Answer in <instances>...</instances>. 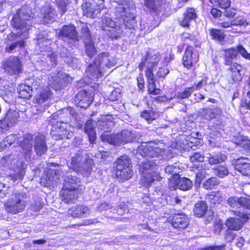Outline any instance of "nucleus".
<instances>
[{
  "label": "nucleus",
  "instance_id": "nucleus-1",
  "mask_svg": "<svg viewBox=\"0 0 250 250\" xmlns=\"http://www.w3.org/2000/svg\"><path fill=\"white\" fill-rule=\"evenodd\" d=\"M34 18V14L28 5H22L18 9L10 21L11 26L16 31L14 34L27 38L32 26L31 21Z\"/></svg>",
  "mask_w": 250,
  "mask_h": 250
},
{
  "label": "nucleus",
  "instance_id": "nucleus-2",
  "mask_svg": "<svg viewBox=\"0 0 250 250\" xmlns=\"http://www.w3.org/2000/svg\"><path fill=\"white\" fill-rule=\"evenodd\" d=\"M19 146L26 158H30L33 154V146L37 155L42 156L48 150L46 140L44 135L38 134L34 136L30 134H25L23 139L19 141Z\"/></svg>",
  "mask_w": 250,
  "mask_h": 250
},
{
  "label": "nucleus",
  "instance_id": "nucleus-3",
  "mask_svg": "<svg viewBox=\"0 0 250 250\" xmlns=\"http://www.w3.org/2000/svg\"><path fill=\"white\" fill-rule=\"evenodd\" d=\"M116 63L109 53H101L87 66L85 71L86 76L90 80L94 81L103 76L106 69L114 66Z\"/></svg>",
  "mask_w": 250,
  "mask_h": 250
},
{
  "label": "nucleus",
  "instance_id": "nucleus-4",
  "mask_svg": "<svg viewBox=\"0 0 250 250\" xmlns=\"http://www.w3.org/2000/svg\"><path fill=\"white\" fill-rule=\"evenodd\" d=\"M237 52H239L243 58L250 60V54L242 45L237 46V49L231 48L226 50L224 57L225 64L230 66L229 69L231 72V79L234 83L240 82L242 78L241 73L242 66L237 63L232 62V60L236 58Z\"/></svg>",
  "mask_w": 250,
  "mask_h": 250
},
{
  "label": "nucleus",
  "instance_id": "nucleus-5",
  "mask_svg": "<svg viewBox=\"0 0 250 250\" xmlns=\"http://www.w3.org/2000/svg\"><path fill=\"white\" fill-rule=\"evenodd\" d=\"M115 15L116 19H119L121 26H123L124 32L122 34L126 33L125 30H134L136 24V21L133 14L130 12L128 2L126 0H119L117 5L115 6Z\"/></svg>",
  "mask_w": 250,
  "mask_h": 250
},
{
  "label": "nucleus",
  "instance_id": "nucleus-6",
  "mask_svg": "<svg viewBox=\"0 0 250 250\" xmlns=\"http://www.w3.org/2000/svg\"><path fill=\"white\" fill-rule=\"evenodd\" d=\"M68 165L73 170L87 177L92 171L94 163L85 152L81 151L72 158L71 162Z\"/></svg>",
  "mask_w": 250,
  "mask_h": 250
},
{
  "label": "nucleus",
  "instance_id": "nucleus-7",
  "mask_svg": "<svg viewBox=\"0 0 250 250\" xmlns=\"http://www.w3.org/2000/svg\"><path fill=\"white\" fill-rule=\"evenodd\" d=\"M158 166L151 161L144 160L139 165L142 176L141 181L145 186H149L154 181H160L161 177L156 171Z\"/></svg>",
  "mask_w": 250,
  "mask_h": 250
},
{
  "label": "nucleus",
  "instance_id": "nucleus-8",
  "mask_svg": "<svg viewBox=\"0 0 250 250\" xmlns=\"http://www.w3.org/2000/svg\"><path fill=\"white\" fill-rule=\"evenodd\" d=\"M140 135L134 130H123L121 133L114 135H102L103 140L114 145H124L139 140Z\"/></svg>",
  "mask_w": 250,
  "mask_h": 250
},
{
  "label": "nucleus",
  "instance_id": "nucleus-9",
  "mask_svg": "<svg viewBox=\"0 0 250 250\" xmlns=\"http://www.w3.org/2000/svg\"><path fill=\"white\" fill-rule=\"evenodd\" d=\"M114 165L116 176L120 182L127 180L133 176L131 162L128 156L125 155L120 157Z\"/></svg>",
  "mask_w": 250,
  "mask_h": 250
},
{
  "label": "nucleus",
  "instance_id": "nucleus-10",
  "mask_svg": "<svg viewBox=\"0 0 250 250\" xmlns=\"http://www.w3.org/2000/svg\"><path fill=\"white\" fill-rule=\"evenodd\" d=\"M164 146L162 141L150 142L148 145H140L138 148V153L144 157H157L165 152Z\"/></svg>",
  "mask_w": 250,
  "mask_h": 250
},
{
  "label": "nucleus",
  "instance_id": "nucleus-11",
  "mask_svg": "<svg viewBox=\"0 0 250 250\" xmlns=\"http://www.w3.org/2000/svg\"><path fill=\"white\" fill-rule=\"evenodd\" d=\"M116 21L109 18L104 17L103 19L102 28L103 30L108 32L106 34L112 39H117L122 35L124 31L123 26H121V23L115 18Z\"/></svg>",
  "mask_w": 250,
  "mask_h": 250
},
{
  "label": "nucleus",
  "instance_id": "nucleus-12",
  "mask_svg": "<svg viewBox=\"0 0 250 250\" xmlns=\"http://www.w3.org/2000/svg\"><path fill=\"white\" fill-rule=\"evenodd\" d=\"M24 194H16L5 203L6 210L12 214H17L24 210L26 202L24 200Z\"/></svg>",
  "mask_w": 250,
  "mask_h": 250
},
{
  "label": "nucleus",
  "instance_id": "nucleus-13",
  "mask_svg": "<svg viewBox=\"0 0 250 250\" xmlns=\"http://www.w3.org/2000/svg\"><path fill=\"white\" fill-rule=\"evenodd\" d=\"M24 39L23 37L14 34V32L11 33L7 37V42L4 48L5 52L12 54L24 49L25 46Z\"/></svg>",
  "mask_w": 250,
  "mask_h": 250
},
{
  "label": "nucleus",
  "instance_id": "nucleus-14",
  "mask_svg": "<svg viewBox=\"0 0 250 250\" xmlns=\"http://www.w3.org/2000/svg\"><path fill=\"white\" fill-rule=\"evenodd\" d=\"M2 66L4 72L10 75H18L22 70L21 61L18 56H11L5 58Z\"/></svg>",
  "mask_w": 250,
  "mask_h": 250
},
{
  "label": "nucleus",
  "instance_id": "nucleus-15",
  "mask_svg": "<svg viewBox=\"0 0 250 250\" xmlns=\"http://www.w3.org/2000/svg\"><path fill=\"white\" fill-rule=\"evenodd\" d=\"M53 128L56 130L52 129L50 134L55 140L70 139L73 136L72 127L66 123L57 122Z\"/></svg>",
  "mask_w": 250,
  "mask_h": 250
},
{
  "label": "nucleus",
  "instance_id": "nucleus-16",
  "mask_svg": "<svg viewBox=\"0 0 250 250\" xmlns=\"http://www.w3.org/2000/svg\"><path fill=\"white\" fill-rule=\"evenodd\" d=\"M82 9L84 15L95 18L100 14L104 0H83Z\"/></svg>",
  "mask_w": 250,
  "mask_h": 250
},
{
  "label": "nucleus",
  "instance_id": "nucleus-17",
  "mask_svg": "<svg viewBox=\"0 0 250 250\" xmlns=\"http://www.w3.org/2000/svg\"><path fill=\"white\" fill-rule=\"evenodd\" d=\"M59 38L66 41L72 45H75L78 42V37L76 28L73 25H64L58 33Z\"/></svg>",
  "mask_w": 250,
  "mask_h": 250
},
{
  "label": "nucleus",
  "instance_id": "nucleus-18",
  "mask_svg": "<svg viewBox=\"0 0 250 250\" xmlns=\"http://www.w3.org/2000/svg\"><path fill=\"white\" fill-rule=\"evenodd\" d=\"M44 57V55L43 56ZM57 55L55 52L47 53L45 57L38 60L35 63L37 70L39 71L49 70L57 64Z\"/></svg>",
  "mask_w": 250,
  "mask_h": 250
},
{
  "label": "nucleus",
  "instance_id": "nucleus-19",
  "mask_svg": "<svg viewBox=\"0 0 250 250\" xmlns=\"http://www.w3.org/2000/svg\"><path fill=\"white\" fill-rule=\"evenodd\" d=\"M236 218H230L226 222V226L231 230H239L243 224L249 219V215L240 211H235Z\"/></svg>",
  "mask_w": 250,
  "mask_h": 250
},
{
  "label": "nucleus",
  "instance_id": "nucleus-20",
  "mask_svg": "<svg viewBox=\"0 0 250 250\" xmlns=\"http://www.w3.org/2000/svg\"><path fill=\"white\" fill-rule=\"evenodd\" d=\"M160 60V54H153L151 52H146L145 56L142 59L139 65L140 70H142L145 66L148 70H152Z\"/></svg>",
  "mask_w": 250,
  "mask_h": 250
},
{
  "label": "nucleus",
  "instance_id": "nucleus-21",
  "mask_svg": "<svg viewBox=\"0 0 250 250\" xmlns=\"http://www.w3.org/2000/svg\"><path fill=\"white\" fill-rule=\"evenodd\" d=\"M93 96L84 90L79 91L75 96V103L77 106L86 108L92 103Z\"/></svg>",
  "mask_w": 250,
  "mask_h": 250
},
{
  "label": "nucleus",
  "instance_id": "nucleus-22",
  "mask_svg": "<svg viewBox=\"0 0 250 250\" xmlns=\"http://www.w3.org/2000/svg\"><path fill=\"white\" fill-rule=\"evenodd\" d=\"M66 75L62 72H58L57 74L52 73L48 77V83L51 87L56 90L60 89L64 84Z\"/></svg>",
  "mask_w": 250,
  "mask_h": 250
},
{
  "label": "nucleus",
  "instance_id": "nucleus-23",
  "mask_svg": "<svg viewBox=\"0 0 250 250\" xmlns=\"http://www.w3.org/2000/svg\"><path fill=\"white\" fill-rule=\"evenodd\" d=\"M189 219L183 213L175 214L171 219L172 226L177 229H186L188 225Z\"/></svg>",
  "mask_w": 250,
  "mask_h": 250
},
{
  "label": "nucleus",
  "instance_id": "nucleus-24",
  "mask_svg": "<svg viewBox=\"0 0 250 250\" xmlns=\"http://www.w3.org/2000/svg\"><path fill=\"white\" fill-rule=\"evenodd\" d=\"M200 115L208 121L220 117L222 114V110L216 107L203 108L200 111Z\"/></svg>",
  "mask_w": 250,
  "mask_h": 250
},
{
  "label": "nucleus",
  "instance_id": "nucleus-25",
  "mask_svg": "<svg viewBox=\"0 0 250 250\" xmlns=\"http://www.w3.org/2000/svg\"><path fill=\"white\" fill-rule=\"evenodd\" d=\"M68 214L73 218L86 217L90 214V210L86 206H78L69 209Z\"/></svg>",
  "mask_w": 250,
  "mask_h": 250
},
{
  "label": "nucleus",
  "instance_id": "nucleus-26",
  "mask_svg": "<svg viewBox=\"0 0 250 250\" xmlns=\"http://www.w3.org/2000/svg\"><path fill=\"white\" fill-rule=\"evenodd\" d=\"M197 57L193 52V47L190 45H188L185 51L184 55L183 57V64L185 67L189 68L192 65L194 62H197Z\"/></svg>",
  "mask_w": 250,
  "mask_h": 250
},
{
  "label": "nucleus",
  "instance_id": "nucleus-27",
  "mask_svg": "<svg viewBox=\"0 0 250 250\" xmlns=\"http://www.w3.org/2000/svg\"><path fill=\"white\" fill-rule=\"evenodd\" d=\"M59 179V176L56 170L49 169L46 171V174L41 179V183L44 186H50L54 182H57Z\"/></svg>",
  "mask_w": 250,
  "mask_h": 250
},
{
  "label": "nucleus",
  "instance_id": "nucleus-28",
  "mask_svg": "<svg viewBox=\"0 0 250 250\" xmlns=\"http://www.w3.org/2000/svg\"><path fill=\"white\" fill-rule=\"evenodd\" d=\"M80 185V180L79 178L70 173H67L64 178L63 188L77 190Z\"/></svg>",
  "mask_w": 250,
  "mask_h": 250
},
{
  "label": "nucleus",
  "instance_id": "nucleus-29",
  "mask_svg": "<svg viewBox=\"0 0 250 250\" xmlns=\"http://www.w3.org/2000/svg\"><path fill=\"white\" fill-rule=\"evenodd\" d=\"M42 11L43 13L42 21L43 23L49 24L55 21L57 15L52 7L46 5L43 8Z\"/></svg>",
  "mask_w": 250,
  "mask_h": 250
},
{
  "label": "nucleus",
  "instance_id": "nucleus-30",
  "mask_svg": "<svg viewBox=\"0 0 250 250\" xmlns=\"http://www.w3.org/2000/svg\"><path fill=\"white\" fill-rule=\"evenodd\" d=\"M76 190L72 189L63 188L61 193L62 201L67 204L74 202L78 197Z\"/></svg>",
  "mask_w": 250,
  "mask_h": 250
},
{
  "label": "nucleus",
  "instance_id": "nucleus-31",
  "mask_svg": "<svg viewBox=\"0 0 250 250\" xmlns=\"http://www.w3.org/2000/svg\"><path fill=\"white\" fill-rule=\"evenodd\" d=\"M196 17L195 9L188 8L184 14L183 19L180 21V24L183 27H188L189 23L191 21L194 20Z\"/></svg>",
  "mask_w": 250,
  "mask_h": 250
},
{
  "label": "nucleus",
  "instance_id": "nucleus-32",
  "mask_svg": "<svg viewBox=\"0 0 250 250\" xmlns=\"http://www.w3.org/2000/svg\"><path fill=\"white\" fill-rule=\"evenodd\" d=\"M207 158L208 163L210 165H213L224 162L227 159V157L225 154L217 152L208 154V156L207 157Z\"/></svg>",
  "mask_w": 250,
  "mask_h": 250
},
{
  "label": "nucleus",
  "instance_id": "nucleus-33",
  "mask_svg": "<svg viewBox=\"0 0 250 250\" xmlns=\"http://www.w3.org/2000/svg\"><path fill=\"white\" fill-rule=\"evenodd\" d=\"M95 123L91 120L87 121L84 127V131L87 134L90 143L93 144L96 139Z\"/></svg>",
  "mask_w": 250,
  "mask_h": 250
},
{
  "label": "nucleus",
  "instance_id": "nucleus-34",
  "mask_svg": "<svg viewBox=\"0 0 250 250\" xmlns=\"http://www.w3.org/2000/svg\"><path fill=\"white\" fill-rule=\"evenodd\" d=\"M177 187L182 190H188L190 189L192 187V182L189 179L183 177L179 179V183L177 185L169 186L171 189H175Z\"/></svg>",
  "mask_w": 250,
  "mask_h": 250
},
{
  "label": "nucleus",
  "instance_id": "nucleus-35",
  "mask_svg": "<svg viewBox=\"0 0 250 250\" xmlns=\"http://www.w3.org/2000/svg\"><path fill=\"white\" fill-rule=\"evenodd\" d=\"M51 96L52 93L50 90L48 88H46L38 93L35 97V99L37 103L42 104L47 101Z\"/></svg>",
  "mask_w": 250,
  "mask_h": 250
},
{
  "label": "nucleus",
  "instance_id": "nucleus-36",
  "mask_svg": "<svg viewBox=\"0 0 250 250\" xmlns=\"http://www.w3.org/2000/svg\"><path fill=\"white\" fill-rule=\"evenodd\" d=\"M208 209L207 204L204 201H199L195 204L193 209L194 214L198 217L205 214Z\"/></svg>",
  "mask_w": 250,
  "mask_h": 250
},
{
  "label": "nucleus",
  "instance_id": "nucleus-37",
  "mask_svg": "<svg viewBox=\"0 0 250 250\" xmlns=\"http://www.w3.org/2000/svg\"><path fill=\"white\" fill-rule=\"evenodd\" d=\"M20 97L24 99H29L31 97L32 92L31 87L25 84H21L18 87Z\"/></svg>",
  "mask_w": 250,
  "mask_h": 250
},
{
  "label": "nucleus",
  "instance_id": "nucleus-38",
  "mask_svg": "<svg viewBox=\"0 0 250 250\" xmlns=\"http://www.w3.org/2000/svg\"><path fill=\"white\" fill-rule=\"evenodd\" d=\"M19 117V115L18 111L15 110L9 109L3 119L11 126H12L17 122Z\"/></svg>",
  "mask_w": 250,
  "mask_h": 250
},
{
  "label": "nucleus",
  "instance_id": "nucleus-39",
  "mask_svg": "<svg viewBox=\"0 0 250 250\" xmlns=\"http://www.w3.org/2000/svg\"><path fill=\"white\" fill-rule=\"evenodd\" d=\"M158 116V113L152 109L145 110L141 114V117L146 120L149 124L156 120Z\"/></svg>",
  "mask_w": 250,
  "mask_h": 250
},
{
  "label": "nucleus",
  "instance_id": "nucleus-40",
  "mask_svg": "<svg viewBox=\"0 0 250 250\" xmlns=\"http://www.w3.org/2000/svg\"><path fill=\"white\" fill-rule=\"evenodd\" d=\"M144 5L151 12H156L161 5L162 0H144Z\"/></svg>",
  "mask_w": 250,
  "mask_h": 250
},
{
  "label": "nucleus",
  "instance_id": "nucleus-41",
  "mask_svg": "<svg viewBox=\"0 0 250 250\" xmlns=\"http://www.w3.org/2000/svg\"><path fill=\"white\" fill-rule=\"evenodd\" d=\"M17 162V160L14 158V156L10 155L2 158L0 161V165L14 168Z\"/></svg>",
  "mask_w": 250,
  "mask_h": 250
},
{
  "label": "nucleus",
  "instance_id": "nucleus-42",
  "mask_svg": "<svg viewBox=\"0 0 250 250\" xmlns=\"http://www.w3.org/2000/svg\"><path fill=\"white\" fill-rule=\"evenodd\" d=\"M209 34L213 39L221 42H224L226 37V35L223 31L217 29H210Z\"/></svg>",
  "mask_w": 250,
  "mask_h": 250
},
{
  "label": "nucleus",
  "instance_id": "nucleus-43",
  "mask_svg": "<svg viewBox=\"0 0 250 250\" xmlns=\"http://www.w3.org/2000/svg\"><path fill=\"white\" fill-rule=\"evenodd\" d=\"M217 25L221 28L228 29L227 31H230L233 33L237 32L236 31L232 28L233 26L232 20L221 19L217 22Z\"/></svg>",
  "mask_w": 250,
  "mask_h": 250
},
{
  "label": "nucleus",
  "instance_id": "nucleus-44",
  "mask_svg": "<svg viewBox=\"0 0 250 250\" xmlns=\"http://www.w3.org/2000/svg\"><path fill=\"white\" fill-rule=\"evenodd\" d=\"M86 54L92 58L96 54L97 50L95 48L92 40H87L84 42Z\"/></svg>",
  "mask_w": 250,
  "mask_h": 250
},
{
  "label": "nucleus",
  "instance_id": "nucleus-45",
  "mask_svg": "<svg viewBox=\"0 0 250 250\" xmlns=\"http://www.w3.org/2000/svg\"><path fill=\"white\" fill-rule=\"evenodd\" d=\"M234 141L237 145L239 146L246 149H247L249 145L250 144V140L246 136L238 135L234 138Z\"/></svg>",
  "mask_w": 250,
  "mask_h": 250
},
{
  "label": "nucleus",
  "instance_id": "nucleus-46",
  "mask_svg": "<svg viewBox=\"0 0 250 250\" xmlns=\"http://www.w3.org/2000/svg\"><path fill=\"white\" fill-rule=\"evenodd\" d=\"M214 173L220 178H224L229 174L228 168L223 165L219 166L213 169Z\"/></svg>",
  "mask_w": 250,
  "mask_h": 250
},
{
  "label": "nucleus",
  "instance_id": "nucleus-47",
  "mask_svg": "<svg viewBox=\"0 0 250 250\" xmlns=\"http://www.w3.org/2000/svg\"><path fill=\"white\" fill-rule=\"evenodd\" d=\"M219 181L216 177H211L207 179L203 185V187L207 189H211L219 184Z\"/></svg>",
  "mask_w": 250,
  "mask_h": 250
},
{
  "label": "nucleus",
  "instance_id": "nucleus-48",
  "mask_svg": "<svg viewBox=\"0 0 250 250\" xmlns=\"http://www.w3.org/2000/svg\"><path fill=\"white\" fill-rule=\"evenodd\" d=\"M179 169L177 163H175L174 165H168L165 168V171L167 174L178 177Z\"/></svg>",
  "mask_w": 250,
  "mask_h": 250
},
{
  "label": "nucleus",
  "instance_id": "nucleus-49",
  "mask_svg": "<svg viewBox=\"0 0 250 250\" xmlns=\"http://www.w3.org/2000/svg\"><path fill=\"white\" fill-rule=\"evenodd\" d=\"M206 200L211 204H216L221 201L222 196L219 193L212 192L208 196Z\"/></svg>",
  "mask_w": 250,
  "mask_h": 250
},
{
  "label": "nucleus",
  "instance_id": "nucleus-50",
  "mask_svg": "<svg viewBox=\"0 0 250 250\" xmlns=\"http://www.w3.org/2000/svg\"><path fill=\"white\" fill-rule=\"evenodd\" d=\"M18 138V136L16 134H10L7 136L3 140L2 142L0 143V146L1 147H4L7 146L11 145L16 139Z\"/></svg>",
  "mask_w": 250,
  "mask_h": 250
},
{
  "label": "nucleus",
  "instance_id": "nucleus-51",
  "mask_svg": "<svg viewBox=\"0 0 250 250\" xmlns=\"http://www.w3.org/2000/svg\"><path fill=\"white\" fill-rule=\"evenodd\" d=\"M193 87H188L186 88L182 92H179L176 94L175 97L178 99L188 98L193 93Z\"/></svg>",
  "mask_w": 250,
  "mask_h": 250
},
{
  "label": "nucleus",
  "instance_id": "nucleus-52",
  "mask_svg": "<svg viewBox=\"0 0 250 250\" xmlns=\"http://www.w3.org/2000/svg\"><path fill=\"white\" fill-rule=\"evenodd\" d=\"M82 36L83 38L84 42L87 40H92V37L89 31V29L87 26V25L85 23H83L82 25L81 30Z\"/></svg>",
  "mask_w": 250,
  "mask_h": 250
},
{
  "label": "nucleus",
  "instance_id": "nucleus-53",
  "mask_svg": "<svg viewBox=\"0 0 250 250\" xmlns=\"http://www.w3.org/2000/svg\"><path fill=\"white\" fill-rule=\"evenodd\" d=\"M233 26H247L249 24L247 20L242 16H238L232 20Z\"/></svg>",
  "mask_w": 250,
  "mask_h": 250
},
{
  "label": "nucleus",
  "instance_id": "nucleus-54",
  "mask_svg": "<svg viewBox=\"0 0 250 250\" xmlns=\"http://www.w3.org/2000/svg\"><path fill=\"white\" fill-rule=\"evenodd\" d=\"M65 62L72 67L77 68L80 67V62L76 58L73 57L72 55L65 59Z\"/></svg>",
  "mask_w": 250,
  "mask_h": 250
},
{
  "label": "nucleus",
  "instance_id": "nucleus-55",
  "mask_svg": "<svg viewBox=\"0 0 250 250\" xmlns=\"http://www.w3.org/2000/svg\"><path fill=\"white\" fill-rule=\"evenodd\" d=\"M227 202L232 208H239L241 207L240 197L239 198L235 196L230 197L228 199Z\"/></svg>",
  "mask_w": 250,
  "mask_h": 250
},
{
  "label": "nucleus",
  "instance_id": "nucleus-56",
  "mask_svg": "<svg viewBox=\"0 0 250 250\" xmlns=\"http://www.w3.org/2000/svg\"><path fill=\"white\" fill-rule=\"evenodd\" d=\"M26 166H24V164H21V168H20V172H18V173L14 174H11L9 176L10 178H11L12 180L15 182V181L22 179L25 173L23 170L24 168H25Z\"/></svg>",
  "mask_w": 250,
  "mask_h": 250
},
{
  "label": "nucleus",
  "instance_id": "nucleus-57",
  "mask_svg": "<svg viewBox=\"0 0 250 250\" xmlns=\"http://www.w3.org/2000/svg\"><path fill=\"white\" fill-rule=\"evenodd\" d=\"M121 97V90L120 88H114L109 95L108 99L112 101H118Z\"/></svg>",
  "mask_w": 250,
  "mask_h": 250
},
{
  "label": "nucleus",
  "instance_id": "nucleus-58",
  "mask_svg": "<svg viewBox=\"0 0 250 250\" xmlns=\"http://www.w3.org/2000/svg\"><path fill=\"white\" fill-rule=\"evenodd\" d=\"M182 38L185 42H188L187 41L189 40V41L193 42L196 46H198V44H196L197 42L196 41V37L192 34L188 33H184L182 35Z\"/></svg>",
  "mask_w": 250,
  "mask_h": 250
},
{
  "label": "nucleus",
  "instance_id": "nucleus-59",
  "mask_svg": "<svg viewBox=\"0 0 250 250\" xmlns=\"http://www.w3.org/2000/svg\"><path fill=\"white\" fill-rule=\"evenodd\" d=\"M182 38L185 42H188L187 41L189 40V41L193 42L196 46H198V44H196L197 42L196 41V37L192 34L188 33H184L182 35Z\"/></svg>",
  "mask_w": 250,
  "mask_h": 250
},
{
  "label": "nucleus",
  "instance_id": "nucleus-60",
  "mask_svg": "<svg viewBox=\"0 0 250 250\" xmlns=\"http://www.w3.org/2000/svg\"><path fill=\"white\" fill-rule=\"evenodd\" d=\"M205 156L197 152H194L193 155L190 156V159L192 162H202L204 161Z\"/></svg>",
  "mask_w": 250,
  "mask_h": 250
},
{
  "label": "nucleus",
  "instance_id": "nucleus-61",
  "mask_svg": "<svg viewBox=\"0 0 250 250\" xmlns=\"http://www.w3.org/2000/svg\"><path fill=\"white\" fill-rule=\"evenodd\" d=\"M148 92L150 94L153 95H158L160 93L161 89L156 87L155 82L148 83Z\"/></svg>",
  "mask_w": 250,
  "mask_h": 250
},
{
  "label": "nucleus",
  "instance_id": "nucleus-62",
  "mask_svg": "<svg viewBox=\"0 0 250 250\" xmlns=\"http://www.w3.org/2000/svg\"><path fill=\"white\" fill-rule=\"evenodd\" d=\"M56 4L58 8L61 10L62 14H63L67 10L66 6L67 4L65 0H56Z\"/></svg>",
  "mask_w": 250,
  "mask_h": 250
},
{
  "label": "nucleus",
  "instance_id": "nucleus-63",
  "mask_svg": "<svg viewBox=\"0 0 250 250\" xmlns=\"http://www.w3.org/2000/svg\"><path fill=\"white\" fill-rule=\"evenodd\" d=\"M169 72V70L166 66L159 68L157 75L159 78L165 77Z\"/></svg>",
  "mask_w": 250,
  "mask_h": 250
},
{
  "label": "nucleus",
  "instance_id": "nucleus-64",
  "mask_svg": "<svg viewBox=\"0 0 250 250\" xmlns=\"http://www.w3.org/2000/svg\"><path fill=\"white\" fill-rule=\"evenodd\" d=\"M241 207L250 209V198L245 197H240Z\"/></svg>",
  "mask_w": 250,
  "mask_h": 250
}]
</instances>
